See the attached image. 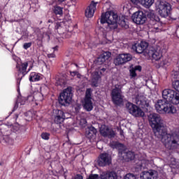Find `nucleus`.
I'll list each match as a JSON object with an SVG mask.
<instances>
[{
  "instance_id": "26",
  "label": "nucleus",
  "mask_w": 179,
  "mask_h": 179,
  "mask_svg": "<svg viewBox=\"0 0 179 179\" xmlns=\"http://www.w3.org/2000/svg\"><path fill=\"white\" fill-rule=\"evenodd\" d=\"M123 159H127V160H134L135 159V154L131 151H123L122 152Z\"/></svg>"
},
{
  "instance_id": "30",
  "label": "nucleus",
  "mask_w": 179,
  "mask_h": 179,
  "mask_svg": "<svg viewBox=\"0 0 179 179\" xmlns=\"http://www.w3.org/2000/svg\"><path fill=\"white\" fill-rule=\"evenodd\" d=\"M1 142L2 143H6L7 145H13V139H12L9 136H3Z\"/></svg>"
},
{
  "instance_id": "8",
  "label": "nucleus",
  "mask_w": 179,
  "mask_h": 179,
  "mask_svg": "<svg viewBox=\"0 0 179 179\" xmlns=\"http://www.w3.org/2000/svg\"><path fill=\"white\" fill-rule=\"evenodd\" d=\"M16 66L18 69L19 76L22 74L21 77L17 79V85H20V80H22V78H24L26 75H27V73L30 72V69H31V68H29L27 70V67L29 66V62H27L17 64Z\"/></svg>"
},
{
  "instance_id": "17",
  "label": "nucleus",
  "mask_w": 179,
  "mask_h": 179,
  "mask_svg": "<svg viewBox=\"0 0 179 179\" xmlns=\"http://www.w3.org/2000/svg\"><path fill=\"white\" fill-rule=\"evenodd\" d=\"M55 119L54 121L55 124H62L65 121L66 117L65 116V113L61 110H55Z\"/></svg>"
},
{
  "instance_id": "44",
  "label": "nucleus",
  "mask_w": 179,
  "mask_h": 179,
  "mask_svg": "<svg viewBox=\"0 0 179 179\" xmlns=\"http://www.w3.org/2000/svg\"><path fill=\"white\" fill-rule=\"evenodd\" d=\"M48 58H55V54H54V53L48 54Z\"/></svg>"
},
{
  "instance_id": "18",
  "label": "nucleus",
  "mask_w": 179,
  "mask_h": 179,
  "mask_svg": "<svg viewBox=\"0 0 179 179\" xmlns=\"http://www.w3.org/2000/svg\"><path fill=\"white\" fill-rule=\"evenodd\" d=\"M141 179H157V171L154 170H150L148 171L142 172Z\"/></svg>"
},
{
  "instance_id": "38",
  "label": "nucleus",
  "mask_w": 179,
  "mask_h": 179,
  "mask_svg": "<svg viewBox=\"0 0 179 179\" xmlns=\"http://www.w3.org/2000/svg\"><path fill=\"white\" fill-rule=\"evenodd\" d=\"M124 179H136V176L132 173H128L124 176Z\"/></svg>"
},
{
  "instance_id": "29",
  "label": "nucleus",
  "mask_w": 179,
  "mask_h": 179,
  "mask_svg": "<svg viewBox=\"0 0 179 179\" xmlns=\"http://www.w3.org/2000/svg\"><path fill=\"white\" fill-rule=\"evenodd\" d=\"M40 74L34 72L30 74L29 80L30 82H37L40 80Z\"/></svg>"
},
{
  "instance_id": "23",
  "label": "nucleus",
  "mask_w": 179,
  "mask_h": 179,
  "mask_svg": "<svg viewBox=\"0 0 179 179\" xmlns=\"http://www.w3.org/2000/svg\"><path fill=\"white\" fill-rule=\"evenodd\" d=\"M110 146L113 149H117V150H119V152L121 153V155H122V152L125 150V146L124 145V144L120 143L118 142H112L110 143Z\"/></svg>"
},
{
  "instance_id": "42",
  "label": "nucleus",
  "mask_w": 179,
  "mask_h": 179,
  "mask_svg": "<svg viewBox=\"0 0 179 179\" xmlns=\"http://www.w3.org/2000/svg\"><path fill=\"white\" fill-rule=\"evenodd\" d=\"M57 85H59V86H62L65 85V81L62 80V79H59V82H57Z\"/></svg>"
},
{
  "instance_id": "25",
  "label": "nucleus",
  "mask_w": 179,
  "mask_h": 179,
  "mask_svg": "<svg viewBox=\"0 0 179 179\" xmlns=\"http://www.w3.org/2000/svg\"><path fill=\"white\" fill-rule=\"evenodd\" d=\"M141 3L144 8H150L155 3V0H137V3Z\"/></svg>"
},
{
  "instance_id": "1",
  "label": "nucleus",
  "mask_w": 179,
  "mask_h": 179,
  "mask_svg": "<svg viewBox=\"0 0 179 179\" xmlns=\"http://www.w3.org/2000/svg\"><path fill=\"white\" fill-rule=\"evenodd\" d=\"M148 121L150 127L154 131L155 136L159 139H161L166 148H171V146H176V145H177L176 139L167 134V129L163 124V119H162L160 115L150 113L148 115Z\"/></svg>"
},
{
  "instance_id": "19",
  "label": "nucleus",
  "mask_w": 179,
  "mask_h": 179,
  "mask_svg": "<svg viewBox=\"0 0 179 179\" xmlns=\"http://www.w3.org/2000/svg\"><path fill=\"white\" fill-rule=\"evenodd\" d=\"M96 6H97V2L92 1L90 6H88L85 10L86 17H93L96 10Z\"/></svg>"
},
{
  "instance_id": "24",
  "label": "nucleus",
  "mask_w": 179,
  "mask_h": 179,
  "mask_svg": "<svg viewBox=\"0 0 179 179\" xmlns=\"http://www.w3.org/2000/svg\"><path fill=\"white\" fill-rule=\"evenodd\" d=\"M111 56V53L106 52L101 55L99 58H98V62L99 64H104L106 62H108V59H110V57Z\"/></svg>"
},
{
  "instance_id": "46",
  "label": "nucleus",
  "mask_w": 179,
  "mask_h": 179,
  "mask_svg": "<svg viewBox=\"0 0 179 179\" xmlns=\"http://www.w3.org/2000/svg\"><path fill=\"white\" fill-rule=\"evenodd\" d=\"M132 3H138V0H131Z\"/></svg>"
},
{
  "instance_id": "36",
  "label": "nucleus",
  "mask_w": 179,
  "mask_h": 179,
  "mask_svg": "<svg viewBox=\"0 0 179 179\" xmlns=\"http://www.w3.org/2000/svg\"><path fill=\"white\" fill-rule=\"evenodd\" d=\"M172 86L175 90H177V92H179V80H176L172 83Z\"/></svg>"
},
{
  "instance_id": "27",
  "label": "nucleus",
  "mask_w": 179,
  "mask_h": 179,
  "mask_svg": "<svg viewBox=\"0 0 179 179\" xmlns=\"http://www.w3.org/2000/svg\"><path fill=\"white\" fill-rule=\"evenodd\" d=\"M172 104H179V93L173 90V94L171 97V99H169V102Z\"/></svg>"
},
{
  "instance_id": "35",
  "label": "nucleus",
  "mask_w": 179,
  "mask_h": 179,
  "mask_svg": "<svg viewBox=\"0 0 179 179\" xmlns=\"http://www.w3.org/2000/svg\"><path fill=\"white\" fill-rule=\"evenodd\" d=\"M70 75L71 76L75 77L77 76V78H78V79H80V78H82V75H80V73H79V72L78 71H70Z\"/></svg>"
},
{
  "instance_id": "22",
  "label": "nucleus",
  "mask_w": 179,
  "mask_h": 179,
  "mask_svg": "<svg viewBox=\"0 0 179 179\" xmlns=\"http://www.w3.org/2000/svg\"><path fill=\"white\" fill-rule=\"evenodd\" d=\"M97 134V129L93 127H89L85 131V136L88 138V139H92L96 136Z\"/></svg>"
},
{
  "instance_id": "15",
  "label": "nucleus",
  "mask_w": 179,
  "mask_h": 179,
  "mask_svg": "<svg viewBox=\"0 0 179 179\" xmlns=\"http://www.w3.org/2000/svg\"><path fill=\"white\" fill-rule=\"evenodd\" d=\"M99 132L102 136H105L106 138H114L115 136V132L114 130L108 128V127L104 124L101 126Z\"/></svg>"
},
{
  "instance_id": "3",
  "label": "nucleus",
  "mask_w": 179,
  "mask_h": 179,
  "mask_svg": "<svg viewBox=\"0 0 179 179\" xmlns=\"http://www.w3.org/2000/svg\"><path fill=\"white\" fill-rule=\"evenodd\" d=\"M155 110L159 114H176L177 108L173 105L169 103L166 100H158L155 103Z\"/></svg>"
},
{
  "instance_id": "32",
  "label": "nucleus",
  "mask_w": 179,
  "mask_h": 179,
  "mask_svg": "<svg viewBox=\"0 0 179 179\" xmlns=\"http://www.w3.org/2000/svg\"><path fill=\"white\" fill-rule=\"evenodd\" d=\"M33 98L35 101H43V94L40 92L35 94Z\"/></svg>"
},
{
  "instance_id": "2",
  "label": "nucleus",
  "mask_w": 179,
  "mask_h": 179,
  "mask_svg": "<svg viewBox=\"0 0 179 179\" xmlns=\"http://www.w3.org/2000/svg\"><path fill=\"white\" fill-rule=\"evenodd\" d=\"M101 23L102 24L107 23L108 27L110 30H114L118 27V15L114 13V12L108 11L105 14H102Z\"/></svg>"
},
{
  "instance_id": "54",
  "label": "nucleus",
  "mask_w": 179,
  "mask_h": 179,
  "mask_svg": "<svg viewBox=\"0 0 179 179\" xmlns=\"http://www.w3.org/2000/svg\"><path fill=\"white\" fill-rule=\"evenodd\" d=\"M177 1H179V0H177Z\"/></svg>"
},
{
  "instance_id": "20",
  "label": "nucleus",
  "mask_w": 179,
  "mask_h": 179,
  "mask_svg": "<svg viewBox=\"0 0 179 179\" xmlns=\"http://www.w3.org/2000/svg\"><path fill=\"white\" fill-rule=\"evenodd\" d=\"M148 43L146 42H141L138 45H134L132 46V49L136 51V52H137V54H142V52H143V51L148 48Z\"/></svg>"
},
{
  "instance_id": "51",
  "label": "nucleus",
  "mask_w": 179,
  "mask_h": 179,
  "mask_svg": "<svg viewBox=\"0 0 179 179\" xmlns=\"http://www.w3.org/2000/svg\"><path fill=\"white\" fill-rule=\"evenodd\" d=\"M54 50H57V47L53 48Z\"/></svg>"
},
{
  "instance_id": "40",
  "label": "nucleus",
  "mask_w": 179,
  "mask_h": 179,
  "mask_svg": "<svg viewBox=\"0 0 179 179\" xmlns=\"http://www.w3.org/2000/svg\"><path fill=\"white\" fill-rule=\"evenodd\" d=\"M17 101L20 103L21 106H24V103H26V99L22 98L21 101L20 99H18Z\"/></svg>"
},
{
  "instance_id": "45",
  "label": "nucleus",
  "mask_w": 179,
  "mask_h": 179,
  "mask_svg": "<svg viewBox=\"0 0 179 179\" xmlns=\"http://www.w3.org/2000/svg\"><path fill=\"white\" fill-rule=\"evenodd\" d=\"M120 135L121 136H124V131L122 129H119Z\"/></svg>"
},
{
  "instance_id": "31",
  "label": "nucleus",
  "mask_w": 179,
  "mask_h": 179,
  "mask_svg": "<svg viewBox=\"0 0 179 179\" xmlns=\"http://www.w3.org/2000/svg\"><path fill=\"white\" fill-rule=\"evenodd\" d=\"M118 24L120 26H121V27H124V29H128L129 27L128 24L125 20V17H122V18L119 20Z\"/></svg>"
},
{
  "instance_id": "47",
  "label": "nucleus",
  "mask_w": 179,
  "mask_h": 179,
  "mask_svg": "<svg viewBox=\"0 0 179 179\" xmlns=\"http://www.w3.org/2000/svg\"><path fill=\"white\" fill-rule=\"evenodd\" d=\"M160 21V19L159 17H155V22H157V23H159V22Z\"/></svg>"
},
{
  "instance_id": "50",
  "label": "nucleus",
  "mask_w": 179,
  "mask_h": 179,
  "mask_svg": "<svg viewBox=\"0 0 179 179\" xmlns=\"http://www.w3.org/2000/svg\"><path fill=\"white\" fill-rule=\"evenodd\" d=\"M1 17H2V14H1V13H0V19H1Z\"/></svg>"
},
{
  "instance_id": "16",
  "label": "nucleus",
  "mask_w": 179,
  "mask_h": 179,
  "mask_svg": "<svg viewBox=\"0 0 179 179\" xmlns=\"http://www.w3.org/2000/svg\"><path fill=\"white\" fill-rule=\"evenodd\" d=\"M99 132L102 136H105L106 138H114L115 136V132L114 130L108 128V127L104 124L101 126Z\"/></svg>"
},
{
  "instance_id": "49",
  "label": "nucleus",
  "mask_w": 179,
  "mask_h": 179,
  "mask_svg": "<svg viewBox=\"0 0 179 179\" xmlns=\"http://www.w3.org/2000/svg\"><path fill=\"white\" fill-rule=\"evenodd\" d=\"M80 122H83V124H86V120L82 119Z\"/></svg>"
},
{
  "instance_id": "10",
  "label": "nucleus",
  "mask_w": 179,
  "mask_h": 179,
  "mask_svg": "<svg viewBox=\"0 0 179 179\" xmlns=\"http://www.w3.org/2000/svg\"><path fill=\"white\" fill-rule=\"evenodd\" d=\"M83 107L86 111L93 110V102H92V90L87 89L85 92V99L84 100Z\"/></svg>"
},
{
  "instance_id": "53",
  "label": "nucleus",
  "mask_w": 179,
  "mask_h": 179,
  "mask_svg": "<svg viewBox=\"0 0 179 179\" xmlns=\"http://www.w3.org/2000/svg\"><path fill=\"white\" fill-rule=\"evenodd\" d=\"M74 65H76V66H78V64H75Z\"/></svg>"
},
{
  "instance_id": "34",
  "label": "nucleus",
  "mask_w": 179,
  "mask_h": 179,
  "mask_svg": "<svg viewBox=\"0 0 179 179\" xmlns=\"http://www.w3.org/2000/svg\"><path fill=\"white\" fill-rule=\"evenodd\" d=\"M62 23H57L56 26H55V29L56 30H57V33H59V34H62V33H64V31H62L61 30H62Z\"/></svg>"
},
{
  "instance_id": "41",
  "label": "nucleus",
  "mask_w": 179,
  "mask_h": 179,
  "mask_svg": "<svg viewBox=\"0 0 179 179\" xmlns=\"http://www.w3.org/2000/svg\"><path fill=\"white\" fill-rule=\"evenodd\" d=\"M169 64V62L167 60H164L160 63V66H164Z\"/></svg>"
},
{
  "instance_id": "28",
  "label": "nucleus",
  "mask_w": 179,
  "mask_h": 179,
  "mask_svg": "<svg viewBox=\"0 0 179 179\" xmlns=\"http://www.w3.org/2000/svg\"><path fill=\"white\" fill-rule=\"evenodd\" d=\"M136 71H138L139 72H141V71H142V66H136L130 69L129 72H130L131 78H136Z\"/></svg>"
},
{
  "instance_id": "33",
  "label": "nucleus",
  "mask_w": 179,
  "mask_h": 179,
  "mask_svg": "<svg viewBox=\"0 0 179 179\" xmlns=\"http://www.w3.org/2000/svg\"><path fill=\"white\" fill-rule=\"evenodd\" d=\"M53 10L55 15H62V8H61L60 6L55 7Z\"/></svg>"
},
{
  "instance_id": "52",
  "label": "nucleus",
  "mask_w": 179,
  "mask_h": 179,
  "mask_svg": "<svg viewBox=\"0 0 179 179\" xmlns=\"http://www.w3.org/2000/svg\"><path fill=\"white\" fill-rule=\"evenodd\" d=\"M145 106H146V107H148V106H149V104L146 103Z\"/></svg>"
},
{
  "instance_id": "7",
  "label": "nucleus",
  "mask_w": 179,
  "mask_h": 179,
  "mask_svg": "<svg viewBox=\"0 0 179 179\" xmlns=\"http://www.w3.org/2000/svg\"><path fill=\"white\" fill-rule=\"evenodd\" d=\"M122 94V92L121 91V85H116L111 92L112 100L115 104L118 106L122 103L123 96Z\"/></svg>"
},
{
  "instance_id": "12",
  "label": "nucleus",
  "mask_w": 179,
  "mask_h": 179,
  "mask_svg": "<svg viewBox=\"0 0 179 179\" xmlns=\"http://www.w3.org/2000/svg\"><path fill=\"white\" fill-rule=\"evenodd\" d=\"M111 162V155L105 152L100 155L99 159H98V164L101 167H106V166H110Z\"/></svg>"
},
{
  "instance_id": "11",
  "label": "nucleus",
  "mask_w": 179,
  "mask_h": 179,
  "mask_svg": "<svg viewBox=\"0 0 179 179\" xmlns=\"http://www.w3.org/2000/svg\"><path fill=\"white\" fill-rule=\"evenodd\" d=\"M106 71V68H101L96 70L92 73V78L91 80L92 86L97 87L99 86V80L101 78V75Z\"/></svg>"
},
{
  "instance_id": "6",
  "label": "nucleus",
  "mask_w": 179,
  "mask_h": 179,
  "mask_svg": "<svg viewBox=\"0 0 179 179\" xmlns=\"http://www.w3.org/2000/svg\"><path fill=\"white\" fill-rule=\"evenodd\" d=\"M71 101L72 88L68 87L60 94V96L59 98V103L62 104V106H66V104H69V103H71Z\"/></svg>"
},
{
  "instance_id": "21",
  "label": "nucleus",
  "mask_w": 179,
  "mask_h": 179,
  "mask_svg": "<svg viewBox=\"0 0 179 179\" xmlns=\"http://www.w3.org/2000/svg\"><path fill=\"white\" fill-rule=\"evenodd\" d=\"M174 94V90L171 89H165L162 91V97L166 102H169L171 96Z\"/></svg>"
},
{
  "instance_id": "5",
  "label": "nucleus",
  "mask_w": 179,
  "mask_h": 179,
  "mask_svg": "<svg viewBox=\"0 0 179 179\" xmlns=\"http://www.w3.org/2000/svg\"><path fill=\"white\" fill-rule=\"evenodd\" d=\"M126 108L128 113L133 115V117H139L145 116V112L141 108L138 107V106L131 102L126 103Z\"/></svg>"
},
{
  "instance_id": "14",
  "label": "nucleus",
  "mask_w": 179,
  "mask_h": 179,
  "mask_svg": "<svg viewBox=\"0 0 179 179\" xmlns=\"http://www.w3.org/2000/svg\"><path fill=\"white\" fill-rule=\"evenodd\" d=\"M131 19L136 24H143L146 22V15L143 12L138 11L133 14Z\"/></svg>"
},
{
  "instance_id": "39",
  "label": "nucleus",
  "mask_w": 179,
  "mask_h": 179,
  "mask_svg": "<svg viewBox=\"0 0 179 179\" xmlns=\"http://www.w3.org/2000/svg\"><path fill=\"white\" fill-rule=\"evenodd\" d=\"M30 47H31V42L29 43H25L23 45V48L24 50H27L28 48H30Z\"/></svg>"
},
{
  "instance_id": "9",
  "label": "nucleus",
  "mask_w": 179,
  "mask_h": 179,
  "mask_svg": "<svg viewBox=\"0 0 179 179\" xmlns=\"http://www.w3.org/2000/svg\"><path fill=\"white\" fill-rule=\"evenodd\" d=\"M132 59V55L129 53H123L120 54L114 59L115 65H123V64H126V62H129Z\"/></svg>"
},
{
  "instance_id": "48",
  "label": "nucleus",
  "mask_w": 179,
  "mask_h": 179,
  "mask_svg": "<svg viewBox=\"0 0 179 179\" xmlns=\"http://www.w3.org/2000/svg\"><path fill=\"white\" fill-rule=\"evenodd\" d=\"M66 0H57V1L59 3H62V2H65Z\"/></svg>"
},
{
  "instance_id": "13",
  "label": "nucleus",
  "mask_w": 179,
  "mask_h": 179,
  "mask_svg": "<svg viewBox=\"0 0 179 179\" xmlns=\"http://www.w3.org/2000/svg\"><path fill=\"white\" fill-rule=\"evenodd\" d=\"M148 55L152 57L154 61H159L162 59L163 57V51L162 50V48L159 46H157L156 48H152L148 52Z\"/></svg>"
},
{
  "instance_id": "4",
  "label": "nucleus",
  "mask_w": 179,
  "mask_h": 179,
  "mask_svg": "<svg viewBox=\"0 0 179 179\" xmlns=\"http://www.w3.org/2000/svg\"><path fill=\"white\" fill-rule=\"evenodd\" d=\"M157 10L162 17H167L171 12V4L159 1L156 3Z\"/></svg>"
},
{
  "instance_id": "43",
  "label": "nucleus",
  "mask_w": 179,
  "mask_h": 179,
  "mask_svg": "<svg viewBox=\"0 0 179 179\" xmlns=\"http://www.w3.org/2000/svg\"><path fill=\"white\" fill-rule=\"evenodd\" d=\"M18 107H19V103H18V102H16V103H15V106H14V108H13V111H15V110H17Z\"/></svg>"
},
{
  "instance_id": "37",
  "label": "nucleus",
  "mask_w": 179,
  "mask_h": 179,
  "mask_svg": "<svg viewBox=\"0 0 179 179\" xmlns=\"http://www.w3.org/2000/svg\"><path fill=\"white\" fill-rule=\"evenodd\" d=\"M42 139H45V141H48L50 139V134L48 133H42L41 134Z\"/></svg>"
}]
</instances>
